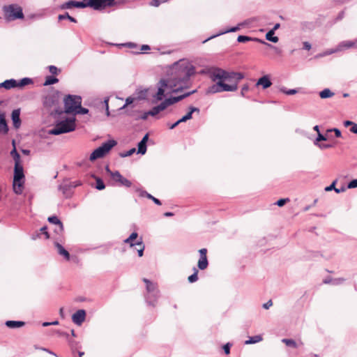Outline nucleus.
Listing matches in <instances>:
<instances>
[{
	"mask_svg": "<svg viewBox=\"0 0 357 357\" xmlns=\"http://www.w3.org/2000/svg\"><path fill=\"white\" fill-rule=\"evenodd\" d=\"M91 8L96 10H101L107 7L116 6L119 4L116 0H89Z\"/></svg>",
	"mask_w": 357,
	"mask_h": 357,
	"instance_id": "6e6552de",
	"label": "nucleus"
},
{
	"mask_svg": "<svg viewBox=\"0 0 357 357\" xmlns=\"http://www.w3.org/2000/svg\"><path fill=\"white\" fill-rule=\"evenodd\" d=\"M92 177H93L96 179V188L98 190H102L105 188V185L103 182V181L99 178L96 176L95 175H92Z\"/></svg>",
	"mask_w": 357,
	"mask_h": 357,
	"instance_id": "4c0bfd02",
	"label": "nucleus"
},
{
	"mask_svg": "<svg viewBox=\"0 0 357 357\" xmlns=\"http://www.w3.org/2000/svg\"><path fill=\"white\" fill-rule=\"evenodd\" d=\"M159 109L161 111L165 110L168 106H169L167 100L165 99L160 105H157Z\"/></svg>",
	"mask_w": 357,
	"mask_h": 357,
	"instance_id": "6e6d98bb",
	"label": "nucleus"
},
{
	"mask_svg": "<svg viewBox=\"0 0 357 357\" xmlns=\"http://www.w3.org/2000/svg\"><path fill=\"white\" fill-rule=\"evenodd\" d=\"M85 318L86 311L84 310H78L72 316L73 321L78 326H80L84 321Z\"/></svg>",
	"mask_w": 357,
	"mask_h": 357,
	"instance_id": "ddd939ff",
	"label": "nucleus"
},
{
	"mask_svg": "<svg viewBox=\"0 0 357 357\" xmlns=\"http://www.w3.org/2000/svg\"><path fill=\"white\" fill-rule=\"evenodd\" d=\"M137 153L144 155L146 153L147 150V144L139 142L137 144Z\"/></svg>",
	"mask_w": 357,
	"mask_h": 357,
	"instance_id": "37998d69",
	"label": "nucleus"
},
{
	"mask_svg": "<svg viewBox=\"0 0 357 357\" xmlns=\"http://www.w3.org/2000/svg\"><path fill=\"white\" fill-rule=\"evenodd\" d=\"M9 130L4 114H0V133L7 134Z\"/></svg>",
	"mask_w": 357,
	"mask_h": 357,
	"instance_id": "5701e85b",
	"label": "nucleus"
},
{
	"mask_svg": "<svg viewBox=\"0 0 357 357\" xmlns=\"http://www.w3.org/2000/svg\"><path fill=\"white\" fill-rule=\"evenodd\" d=\"M195 73V68L185 60H180L172 67V78L178 87L173 89V93H178L188 87L190 77Z\"/></svg>",
	"mask_w": 357,
	"mask_h": 357,
	"instance_id": "f257e3e1",
	"label": "nucleus"
},
{
	"mask_svg": "<svg viewBox=\"0 0 357 357\" xmlns=\"http://www.w3.org/2000/svg\"><path fill=\"white\" fill-rule=\"evenodd\" d=\"M75 119L67 118L65 120L59 121L55 126L49 130V134L59 135L68 133L75 130Z\"/></svg>",
	"mask_w": 357,
	"mask_h": 357,
	"instance_id": "f03ea898",
	"label": "nucleus"
},
{
	"mask_svg": "<svg viewBox=\"0 0 357 357\" xmlns=\"http://www.w3.org/2000/svg\"><path fill=\"white\" fill-rule=\"evenodd\" d=\"M82 104V98L79 96L68 95L64 98V108L66 114L74 113Z\"/></svg>",
	"mask_w": 357,
	"mask_h": 357,
	"instance_id": "0eeeda50",
	"label": "nucleus"
},
{
	"mask_svg": "<svg viewBox=\"0 0 357 357\" xmlns=\"http://www.w3.org/2000/svg\"><path fill=\"white\" fill-rule=\"evenodd\" d=\"M71 185L70 184H61L59 185L58 187L59 190H61L63 195H65L66 197H68V195L70 194V189Z\"/></svg>",
	"mask_w": 357,
	"mask_h": 357,
	"instance_id": "7c9ffc66",
	"label": "nucleus"
},
{
	"mask_svg": "<svg viewBox=\"0 0 357 357\" xmlns=\"http://www.w3.org/2000/svg\"><path fill=\"white\" fill-rule=\"evenodd\" d=\"M262 340V337L261 335H255L252 337H250L248 340L245 342V344H251L259 342Z\"/></svg>",
	"mask_w": 357,
	"mask_h": 357,
	"instance_id": "e433bc0d",
	"label": "nucleus"
},
{
	"mask_svg": "<svg viewBox=\"0 0 357 357\" xmlns=\"http://www.w3.org/2000/svg\"><path fill=\"white\" fill-rule=\"evenodd\" d=\"M13 178H24V169L22 164L15 165Z\"/></svg>",
	"mask_w": 357,
	"mask_h": 357,
	"instance_id": "4be33fe9",
	"label": "nucleus"
},
{
	"mask_svg": "<svg viewBox=\"0 0 357 357\" xmlns=\"http://www.w3.org/2000/svg\"><path fill=\"white\" fill-rule=\"evenodd\" d=\"M160 112V110L158 107V106L153 107L151 110L147 112V114H149L151 116H156L158 113Z\"/></svg>",
	"mask_w": 357,
	"mask_h": 357,
	"instance_id": "864d4df0",
	"label": "nucleus"
},
{
	"mask_svg": "<svg viewBox=\"0 0 357 357\" xmlns=\"http://www.w3.org/2000/svg\"><path fill=\"white\" fill-rule=\"evenodd\" d=\"M48 68L50 73L52 75H57L60 72V70L58 69L55 66H50Z\"/></svg>",
	"mask_w": 357,
	"mask_h": 357,
	"instance_id": "bf43d9fd",
	"label": "nucleus"
},
{
	"mask_svg": "<svg viewBox=\"0 0 357 357\" xmlns=\"http://www.w3.org/2000/svg\"><path fill=\"white\" fill-rule=\"evenodd\" d=\"M192 118V116L189 114L187 113L185 115H184L182 118L179 119V122L183 123L186 122L188 120H190Z\"/></svg>",
	"mask_w": 357,
	"mask_h": 357,
	"instance_id": "0e129e2a",
	"label": "nucleus"
},
{
	"mask_svg": "<svg viewBox=\"0 0 357 357\" xmlns=\"http://www.w3.org/2000/svg\"><path fill=\"white\" fill-rule=\"evenodd\" d=\"M320 149H327L333 147V145L331 144H320L317 145Z\"/></svg>",
	"mask_w": 357,
	"mask_h": 357,
	"instance_id": "69168bd1",
	"label": "nucleus"
},
{
	"mask_svg": "<svg viewBox=\"0 0 357 357\" xmlns=\"http://www.w3.org/2000/svg\"><path fill=\"white\" fill-rule=\"evenodd\" d=\"M345 281V279L343 278H333V285H339L342 284Z\"/></svg>",
	"mask_w": 357,
	"mask_h": 357,
	"instance_id": "052dcab7",
	"label": "nucleus"
},
{
	"mask_svg": "<svg viewBox=\"0 0 357 357\" xmlns=\"http://www.w3.org/2000/svg\"><path fill=\"white\" fill-rule=\"evenodd\" d=\"M336 182H337L336 180L333 181L330 185L325 188V190L326 191H331L333 190H335Z\"/></svg>",
	"mask_w": 357,
	"mask_h": 357,
	"instance_id": "338daca9",
	"label": "nucleus"
},
{
	"mask_svg": "<svg viewBox=\"0 0 357 357\" xmlns=\"http://www.w3.org/2000/svg\"><path fill=\"white\" fill-rule=\"evenodd\" d=\"M271 85H272V82H271L270 75H265L258 79L255 86L259 87V86H261L263 89H266L269 88Z\"/></svg>",
	"mask_w": 357,
	"mask_h": 357,
	"instance_id": "f8f14e48",
	"label": "nucleus"
},
{
	"mask_svg": "<svg viewBox=\"0 0 357 357\" xmlns=\"http://www.w3.org/2000/svg\"><path fill=\"white\" fill-rule=\"evenodd\" d=\"M282 342L284 343L287 347L297 348L298 344L292 339H282Z\"/></svg>",
	"mask_w": 357,
	"mask_h": 357,
	"instance_id": "a18cd8bd",
	"label": "nucleus"
},
{
	"mask_svg": "<svg viewBox=\"0 0 357 357\" xmlns=\"http://www.w3.org/2000/svg\"><path fill=\"white\" fill-rule=\"evenodd\" d=\"M241 25H242V24H238V25H237V26H233V27H231V28H230V29H227V30L222 31H221L220 33H217L216 35H214V36H212L209 37L208 38H207L206 40H205L204 41V43L206 42L207 40H210V39H211V38H215V37H216V36H220V35L224 34V33H229V32H236V31H237L240 30V26H241Z\"/></svg>",
	"mask_w": 357,
	"mask_h": 357,
	"instance_id": "c85d7f7f",
	"label": "nucleus"
},
{
	"mask_svg": "<svg viewBox=\"0 0 357 357\" xmlns=\"http://www.w3.org/2000/svg\"><path fill=\"white\" fill-rule=\"evenodd\" d=\"M5 18L7 21H13L17 19H23L24 13L22 8L17 4L5 6L3 8Z\"/></svg>",
	"mask_w": 357,
	"mask_h": 357,
	"instance_id": "423d86ee",
	"label": "nucleus"
},
{
	"mask_svg": "<svg viewBox=\"0 0 357 357\" xmlns=\"http://www.w3.org/2000/svg\"><path fill=\"white\" fill-rule=\"evenodd\" d=\"M11 119L13 121V127L16 129L21 126L20 109H14L11 114Z\"/></svg>",
	"mask_w": 357,
	"mask_h": 357,
	"instance_id": "a211bd4d",
	"label": "nucleus"
},
{
	"mask_svg": "<svg viewBox=\"0 0 357 357\" xmlns=\"http://www.w3.org/2000/svg\"><path fill=\"white\" fill-rule=\"evenodd\" d=\"M3 87L6 89H10L17 87V80L14 79H6L0 83V88Z\"/></svg>",
	"mask_w": 357,
	"mask_h": 357,
	"instance_id": "393cba45",
	"label": "nucleus"
},
{
	"mask_svg": "<svg viewBox=\"0 0 357 357\" xmlns=\"http://www.w3.org/2000/svg\"><path fill=\"white\" fill-rule=\"evenodd\" d=\"M255 39H256L257 42L260 43L261 44H264V45H266V46L273 49L275 50V53H277L278 54H281L282 50L280 48H278L277 47H275V46L272 45L271 44L268 43L264 41L261 39H259V38H255Z\"/></svg>",
	"mask_w": 357,
	"mask_h": 357,
	"instance_id": "ea45409f",
	"label": "nucleus"
},
{
	"mask_svg": "<svg viewBox=\"0 0 357 357\" xmlns=\"http://www.w3.org/2000/svg\"><path fill=\"white\" fill-rule=\"evenodd\" d=\"M40 235L42 234H44L46 239L50 238V234H49V233L47 231V226H44V227H41L40 229Z\"/></svg>",
	"mask_w": 357,
	"mask_h": 357,
	"instance_id": "13d9d810",
	"label": "nucleus"
},
{
	"mask_svg": "<svg viewBox=\"0 0 357 357\" xmlns=\"http://www.w3.org/2000/svg\"><path fill=\"white\" fill-rule=\"evenodd\" d=\"M89 109L85 107H82V104H80V107H78L76 111H75L74 114H86L89 113Z\"/></svg>",
	"mask_w": 357,
	"mask_h": 357,
	"instance_id": "09e8293b",
	"label": "nucleus"
},
{
	"mask_svg": "<svg viewBox=\"0 0 357 357\" xmlns=\"http://www.w3.org/2000/svg\"><path fill=\"white\" fill-rule=\"evenodd\" d=\"M289 202V198L280 199L275 203V204H276L277 206H278L280 207H282Z\"/></svg>",
	"mask_w": 357,
	"mask_h": 357,
	"instance_id": "5fc2aeb1",
	"label": "nucleus"
},
{
	"mask_svg": "<svg viewBox=\"0 0 357 357\" xmlns=\"http://www.w3.org/2000/svg\"><path fill=\"white\" fill-rule=\"evenodd\" d=\"M326 140H327V137L326 135L321 134V132H319L317 138L314 141V144L315 146H317L321 144V143H319L321 141H326Z\"/></svg>",
	"mask_w": 357,
	"mask_h": 357,
	"instance_id": "49530a36",
	"label": "nucleus"
},
{
	"mask_svg": "<svg viewBox=\"0 0 357 357\" xmlns=\"http://www.w3.org/2000/svg\"><path fill=\"white\" fill-rule=\"evenodd\" d=\"M12 144H13V149L10 151V155L13 157V160L15 161V165L22 164L21 163V160H20V155L19 153L17 151V149H16V147H15V140H13Z\"/></svg>",
	"mask_w": 357,
	"mask_h": 357,
	"instance_id": "a878e982",
	"label": "nucleus"
},
{
	"mask_svg": "<svg viewBox=\"0 0 357 357\" xmlns=\"http://www.w3.org/2000/svg\"><path fill=\"white\" fill-rule=\"evenodd\" d=\"M235 72L227 71L220 68H213L209 71V77L213 82L220 79L222 82H232L234 81Z\"/></svg>",
	"mask_w": 357,
	"mask_h": 357,
	"instance_id": "7ed1b4c3",
	"label": "nucleus"
},
{
	"mask_svg": "<svg viewBox=\"0 0 357 357\" xmlns=\"http://www.w3.org/2000/svg\"><path fill=\"white\" fill-rule=\"evenodd\" d=\"M249 85L248 84H244L243 86H242V89H241V95L243 96V97H245V93L247 92L248 90H249Z\"/></svg>",
	"mask_w": 357,
	"mask_h": 357,
	"instance_id": "774afa93",
	"label": "nucleus"
},
{
	"mask_svg": "<svg viewBox=\"0 0 357 357\" xmlns=\"http://www.w3.org/2000/svg\"><path fill=\"white\" fill-rule=\"evenodd\" d=\"M193 273L188 278V280L190 283H193L198 280V270L197 268H193Z\"/></svg>",
	"mask_w": 357,
	"mask_h": 357,
	"instance_id": "a19ab883",
	"label": "nucleus"
},
{
	"mask_svg": "<svg viewBox=\"0 0 357 357\" xmlns=\"http://www.w3.org/2000/svg\"><path fill=\"white\" fill-rule=\"evenodd\" d=\"M74 8V0L68 1L61 6V9H71Z\"/></svg>",
	"mask_w": 357,
	"mask_h": 357,
	"instance_id": "8fccbe9b",
	"label": "nucleus"
},
{
	"mask_svg": "<svg viewBox=\"0 0 357 357\" xmlns=\"http://www.w3.org/2000/svg\"><path fill=\"white\" fill-rule=\"evenodd\" d=\"M144 282L146 284V289L148 294L153 293L154 296H157L158 287L155 283L152 282L146 278L143 279Z\"/></svg>",
	"mask_w": 357,
	"mask_h": 357,
	"instance_id": "aec40b11",
	"label": "nucleus"
},
{
	"mask_svg": "<svg viewBox=\"0 0 357 357\" xmlns=\"http://www.w3.org/2000/svg\"><path fill=\"white\" fill-rule=\"evenodd\" d=\"M66 19H68L69 21L72 22H74V23H76L77 22V20L70 16L68 13H65L64 14H62V15H59L58 16V20H66Z\"/></svg>",
	"mask_w": 357,
	"mask_h": 357,
	"instance_id": "79ce46f5",
	"label": "nucleus"
},
{
	"mask_svg": "<svg viewBox=\"0 0 357 357\" xmlns=\"http://www.w3.org/2000/svg\"><path fill=\"white\" fill-rule=\"evenodd\" d=\"M48 222L51 224H54L58 226V228L55 229L54 231L58 234H61L63 231V225L59 218L56 215H52L48 218Z\"/></svg>",
	"mask_w": 357,
	"mask_h": 357,
	"instance_id": "f3484780",
	"label": "nucleus"
},
{
	"mask_svg": "<svg viewBox=\"0 0 357 357\" xmlns=\"http://www.w3.org/2000/svg\"><path fill=\"white\" fill-rule=\"evenodd\" d=\"M237 90V84H229L222 82L220 79H217L215 84L208 86L206 89V94H214L221 93L223 91H236Z\"/></svg>",
	"mask_w": 357,
	"mask_h": 357,
	"instance_id": "39448f33",
	"label": "nucleus"
},
{
	"mask_svg": "<svg viewBox=\"0 0 357 357\" xmlns=\"http://www.w3.org/2000/svg\"><path fill=\"white\" fill-rule=\"evenodd\" d=\"M232 344L229 342H227L223 346V350L225 354L228 355L230 354V349Z\"/></svg>",
	"mask_w": 357,
	"mask_h": 357,
	"instance_id": "e2e57ef3",
	"label": "nucleus"
},
{
	"mask_svg": "<svg viewBox=\"0 0 357 357\" xmlns=\"http://www.w3.org/2000/svg\"><path fill=\"white\" fill-rule=\"evenodd\" d=\"M135 151H136V149L135 148H132V149H130L128 151H126V152H123V153H120L119 155L121 158L128 157V156L132 155L134 153H135Z\"/></svg>",
	"mask_w": 357,
	"mask_h": 357,
	"instance_id": "3c124183",
	"label": "nucleus"
},
{
	"mask_svg": "<svg viewBox=\"0 0 357 357\" xmlns=\"http://www.w3.org/2000/svg\"><path fill=\"white\" fill-rule=\"evenodd\" d=\"M166 83H167V93H173L172 90L176 89V88L178 87V85L172 79V78L170 79H166Z\"/></svg>",
	"mask_w": 357,
	"mask_h": 357,
	"instance_id": "2f4dec72",
	"label": "nucleus"
},
{
	"mask_svg": "<svg viewBox=\"0 0 357 357\" xmlns=\"http://www.w3.org/2000/svg\"><path fill=\"white\" fill-rule=\"evenodd\" d=\"M245 77V75L243 73L240 72H235V76H234V83L238 85V83L243 79Z\"/></svg>",
	"mask_w": 357,
	"mask_h": 357,
	"instance_id": "de8ad7c7",
	"label": "nucleus"
},
{
	"mask_svg": "<svg viewBox=\"0 0 357 357\" xmlns=\"http://www.w3.org/2000/svg\"><path fill=\"white\" fill-rule=\"evenodd\" d=\"M196 92H197V90L195 89V90H192L191 91L184 93L183 94L180 95L178 96L170 97V98H166V99L167 100L169 105H174V104L183 100L184 98L190 96V95H192Z\"/></svg>",
	"mask_w": 357,
	"mask_h": 357,
	"instance_id": "dca6fc26",
	"label": "nucleus"
},
{
	"mask_svg": "<svg viewBox=\"0 0 357 357\" xmlns=\"http://www.w3.org/2000/svg\"><path fill=\"white\" fill-rule=\"evenodd\" d=\"M33 83V80L29 77H24L21 79L20 81H17V87L22 88L26 85Z\"/></svg>",
	"mask_w": 357,
	"mask_h": 357,
	"instance_id": "72a5a7b5",
	"label": "nucleus"
},
{
	"mask_svg": "<svg viewBox=\"0 0 357 357\" xmlns=\"http://www.w3.org/2000/svg\"><path fill=\"white\" fill-rule=\"evenodd\" d=\"M135 244L137 246L136 249L138 253L139 257H142L144 255V251L145 249V245L143 243L142 238L140 237L136 242Z\"/></svg>",
	"mask_w": 357,
	"mask_h": 357,
	"instance_id": "c756f323",
	"label": "nucleus"
},
{
	"mask_svg": "<svg viewBox=\"0 0 357 357\" xmlns=\"http://www.w3.org/2000/svg\"><path fill=\"white\" fill-rule=\"evenodd\" d=\"M133 188L136 192L139 193L140 197H146L148 199H151L157 205L160 206L162 204L161 202L158 199L154 197L151 194L148 193L146 191L141 190L140 188H139L136 186H134Z\"/></svg>",
	"mask_w": 357,
	"mask_h": 357,
	"instance_id": "6ab92c4d",
	"label": "nucleus"
},
{
	"mask_svg": "<svg viewBox=\"0 0 357 357\" xmlns=\"http://www.w3.org/2000/svg\"><path fill=\"white\" fill-rule=\"evenodd\" d=\"M334 132L336 137H342L341 131L338 128H331V129L327 130V132Z\"/></svg>",
	"mask_w": 357,
	"mask_h": 357,
	"instance_id": "4d7b16f0",
	"label": "nucleus"
},
{
	"mask_svg": "<svg viewBox=\"0 0 357 357\" xmlns=\"http://www.w3.org/2000/svg\"><path fill=\"white\" fill-rule=\"evenodd\" d=\"M25 178H13V189L15 194L21 195L24 190Z\"/></svg>",
	"mask_w": 357,
	"mask_h": 357,
	"instance_id": "4468645a",
	"label": "nucleus"
},
{
	"mask_svg": "<svg viewBox=\"0 0 357 357\" xmlns=\"http://www.w3.org/2000/svg\"><path fill=\"white\" fill-rule=\"evenodd\" d=\"M6 326L10 328H17L22 327L25 325V322L22 321H6L5 323Z\"/></svg>",
	"mask_w": 357,
	"mask_h": 357,
	"instance_id": "bb28decb",
	"label": "nucleus"
},
{
	"mask_svg": "<svg viewBox=\"0 0 357 357\" xmlns=\"http://www.w3.org/2000/svg\"><path fill=\"white\" fill-rule=\"evenodd\" d=\"M117 144L114 139H109L96 149L90 155L89 160L94 161L98 158H103L110 150Z\"/></svg>",
	"mask_w": 357,
	"mask_h": 357,
	"instance_id": "20e7f679",
	"label": "nucleus"
},
{
	"mask_svg": "<svg viewBox=\"0 0 357 357\" xmlns=\"http://www.w3.org/2000/svg\"><path fill=\"white\" fill-rule=\"evenodd\" d=\"M334 96V93L332 92L329 89H324L319 92V96L322 99L331 98Z\"/></svg>",
	"mask_w": 357,
	"mask_h": 357,
	"instance_id": "f704fd0d",
	"label": "nucleus"
},
{
	"mask_svg": "<svg viewBox=\"0 0 357 357\" xmlns=\"http://www.w3.org/2000/svg\"><path fill=\"white\" fill-rule=\"evenodd\" d=\"M159 297V291H157V296H154L153 293H151L150 294L147 293L145 296L146 301L147 303L150 305L155 306V302L157 301Z\"/></svg>",
	"mask_w": 357,
	"mask_h": 357,
	"instance_id": "cd10ccee",
	"label": "nucleus"
},
{
	"mask_svg": "<svg viewBox=\"0 0 357 357\" xmlns=\"http://www.w3.org/2000/svg\"><path fill=\"white\" fill-rule=\"evenodd\" d=\"M54 245L57 249V252L60 255L63 256V257L67 260L69 261L70 258V253L68 250H66L62 245H61L58 242L54 243Z\"/></svg>",
	"mask_w": 357,
	"mask_h": 357,
	"instance_id": "412c9836",
	"label": "nucleus"
},
{
	"mask_svg": "<svg viewBox=\"0 0 357 357\" xmlns=\"http://www.w3.org/2000/svg\"><path fill=\"white\" fill-rule=\"evenodd\" d=\"M255 38H251L250 36L240 35L237 38V41L238 43H246L248 41H257Z\"/></svg>",
	"mask_w": 357,
	"mask_h": 357,
	"instance_id": "c03bdc74",
	"label": "nucleus"
},
{
	"mask_svg": "<svg viewBox=\"0 0 357 357\" xmlns=\"http://www.w3.org/2000/svg\"><path fill=\"white\" fill-rule=\"evenodd\" d=\"M357 188V178L351 180L347 185V188Z\"/></svg>",
	"mask_w": 357,
	"mask_h": 357,
	"instance_id": "680f3d73",
	"label": "nucleus"
},
{
	"mask_svg": "<svg viewBox=\"0 0 357 357\" xmlns=\"http://www.w3.org/2000/svg\"><path fill=\"white\" fill-rule=\"evenodd\" d=\"M274 34L273 31H268L266 34V39L274 43H278L279 38L278 36H275Z\"/></svg>",
	"mask_w": 357,
	"mask_h": 357,
	"instance_id": "c9c22d12",
	"label": "nucleus"
},
{
	"mask_svg": "<svg viewBox=\"0 0 357 357\" xmlns=\"http://www.w3.org/2000/svg\"><path fill=\"white\" fill-rule=\"evenodd\" d=\"M167 83L166 79H160V81L157 84L158 91L153 96V102H156L158 101L162 100L165 97V92L167 91Z\"/></svg>",
	"mask_w": 357,
	"mask_h": 357,
	"instance_id": "1a4fd4ad",
	"label": "nucleus"
},
{
	"mask_svg": "<svg viewBox=\"0 0 357 357\" xmlns=\"http://www.w3.org/2000/svg\"><path fill=\"white\" fill-rule=\"evenodd\" d=\"M58 82H59V79L56 77H55L54 76L49 75V76L46 77L45 81L43 85L44 86L52 85V84L57 83Z\"/></svg>",
	"mask_w": 357,
	"mask_h": 357,
	"instance_id": "58836bf2",
	"label": "nucleus"
},
{
	"mask_svg": "<svg viewBox=\"0 0 357 357\" xmlns=\"http://www.w3.org/2000/svg\"><path fill=\"white\" fill-rule=\"evenodd\" d=\"M280 91H282V93H284L287 95H294L298 92V91L296 89H287L284 87L281 88Z\"/></svg>",
	"mask_w": 357,
	"mask_h": 357,
	"instance_id": "603ef678",
	"label": "nucleus"
},
{
	"mask_svg": "<svg viewBox=\"0 0 357 357\" xmlns=\"http://www.w3.org/2000/svg\"><path fill=\"white\" fill-rule=\"evenodd\" d=\"M111 176L114 181L119 183V186H124L126 188L132 186V182L124 178L119 171L111 172Z\"/></svg>",
	"mask_w": 357,
	"mask_h": 357,
	"instance_id": "9d476101",
	"label": "nucleus"
},
{
	"mask_svg": "<svg viewBox=\"0 0 357 357\" xmlns=\"http://www.w3.org/2000/svg\"><path fill=\"white\" fill-rule=\"evenodd\" d=\"M138 234L137 232H132L123 242L126 244H128L130 248L136 245L135 242L138 240Z\"/></svg>",
	"mask_w": 357,
	"mask_h": 357,
	"instance_id": "b1692460",
	"label": "nucleus"
},
{
	"mask_svg": "<svg viewBox=\"0 0 357 357\" xmlns=\"http://www.w3.org/2000/svg\"><path fill=\"white\" fill-rule=\"evenodd\" d=\"M199 259L197 263V267L200 270H205L208 266V261L206 257L207 250L206 248H202L199 250Z\"/></svg>",
	"mask_w": 357,
	"mask_h": 357,
	"instance_id": "9b49d317",
	"label": "nucleus"
},
{
	"mask_svg": "<svg viewBox=\"0 0 357 357\" xmlns=\"http://www.w3.org/2000/svg\"><path fill=\"white\" fill-rule=\"evenodd\" d=\"M357 47V39L355 40H344L340 43L337 47V51Z\"/></svg>",
	"mask_w": 357,
	"mask_h": 357,
	"instance_id": "2eb2a0df",
	"label": "nucleus"
},
{
	"mask_svg": "<svg viewBox=\"0 0 357 357\" xmlns=\"http://www.w3.org/2000/svg\"><path fill=\"white\" fill-rule=\"evenodd\" d=\"M87 7L91 8L89 0H83L82 1H77L74 0V8H85Z\"/></svg>",
	"mask_w": 357,
	"mask_h": 357,
	"instance_id": "473e14b6",
	"label": "nucleus"
}]
</instances>
